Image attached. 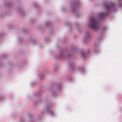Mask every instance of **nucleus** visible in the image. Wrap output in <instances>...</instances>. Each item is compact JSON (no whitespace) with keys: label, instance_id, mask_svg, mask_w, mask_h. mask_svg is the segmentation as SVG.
I'll list each match as a JSON object with an SVG mask.
<instances>
[{"label":"nucleus","instance_id":"nucleus-1","mask_svg":"<svg viewBox=\"0 0 122 122\" xmlns=\"http://www.w3.org/2000/svg\"><path fill=\"white\" fill-rule=\"evenodd\" d=\"M91 28L94 30H97L100 28L98 21L94 18H92L90 20V22L89 25Z\"/></svg>","mask_w":122,"mask_h":122},{"label":"nucleus","instance_id":"nucleus-2","mask_svg":"<svg viewBox=\"0 0 122 122\" xmlns=\"http://www.w3.org/2000/svg\"><path fill=\"white\" fill-rule=\"evenodd\" d=\"M113 5V4H105V8L106 9V10L108 11H109Z\"/></svg>","mask_w":122,"mask_h":122},{"label":"nucleus","instance_id":"nucleus-3","mask_svg":"<svg viewBox=\"0 0 122 122\" xmlns=\"http://www.w3.org/2000/svg\"><path fill=\"white\" fill-rule=\"evenodd\" d=\"M100 16L101 17H105L107 15L103 13H100Z\"/></svg>","mask_w":122,"mask_h":122}]
</instances>
